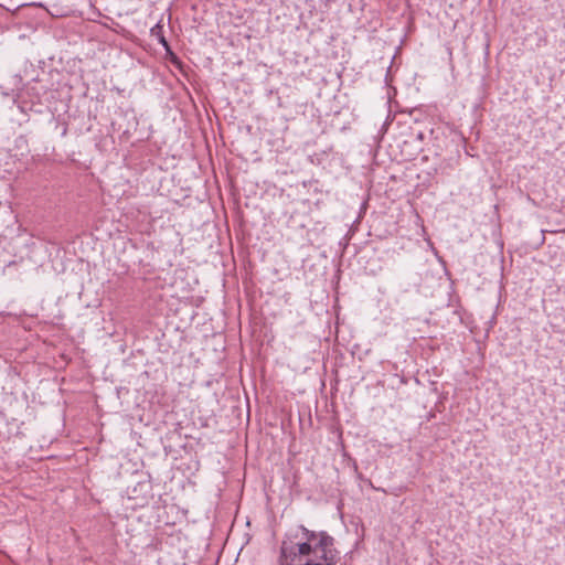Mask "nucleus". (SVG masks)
<instances>
[{"instance_id": "1", "label": "nucleus", "mask_w": 565, "mask_h": 565, "mask_svg": "<svg viewBox=\"0 0 565 565\" xmlns=\"http://www.w3.org/2000/svg\"><path fill=\"white\" fill-rule=\"evenodd\" d=\"M339 553L334 539L324 531L299 524L285 534L280 546V565H334Z\"/></svg>"}, {"instance_id": "2", "label": "nucleus", "mask_w": 565, "mask_h": 565, "mask_svg": "<svg viewBox=\"0 0 565 565\" xmlns=\"http://www.w3.org/2000/svg\"><path fill=\"white\" fill-rule=\"evenodd\" d=\"M161 43H162L164 46H167V45H168V44H167V41L164 40V38H161Z\"/></svg>"}]
</instances>
